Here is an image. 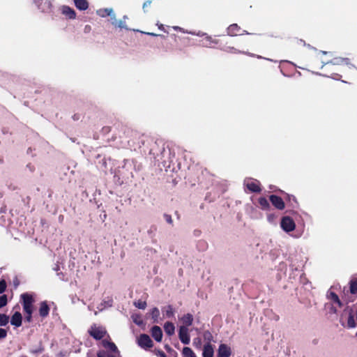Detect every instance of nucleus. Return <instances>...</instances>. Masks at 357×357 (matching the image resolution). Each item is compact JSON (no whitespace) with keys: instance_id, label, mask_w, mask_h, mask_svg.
<instances>
[{"instance_id":"36","label":"nucleus","mask_w":357,"mask_h":357,"mask_svg":"<svg viewBox=\"0 0 357 357\" xmlns=\"http://www.w3.org/2000/svg\"><path fill=\"white\" fill-rule=\"evenodd\" d=\"M6 282L4 280H0V294L3 293L6 289Z\"/></svg>"},{"instance_id":"33","label":"nucleus","mask_w":357,"mask_h":357,"mask_svg":"<svg viewBox=\"0 0 357 357\" xmlns=\"http://www.w3.org/2000/svg\"><path fill=\"white\" fill-rule=\"evenodd\" d=\"M134 305L139 309L144 310L147 304L146 301L138 300L134 303Z\"/></svg>"},{"instance_id":"2","label":"nucleus","mask_w":357,"mask_h":357,"mask_svg":"<svg viewBox=\"0 0 357 357\" xmlns=\"http://www.w3.org/2000/svg\"><path fill=\"white\" fill-rule=\"evenodd\" d=\"M88 333L95 340H100L105 336L107 331L102 326H97L96 324H93L89 329Z\"/></svg>"},{"instance_id":"19","label":"nucleus","mask_w":357,"mask_h":357,"mask_svg":"<svg viewBox=\"0 0 357 357\" xmlns=\"http://www.w3.org/2000/svg\"><path fill=\"white\" fill-rule=\"evenodd\" d=\"M181 321L183 324V326H185L188 328V326H190L192 324L193 322V316L190 313H188L185 315H183L181 318Z\"/></svg>"},{"instance_id":"10","label":"nucleus","mask_w":357,"mask_h":357,"mask_svg":"<svg viewBox=\"0 0 357 357\" xmlns=\"http://www.w3.org/2000/svg\"><path fill=\"white\" fill-rule=\"evenodd\" d=\"M62 15L69 20H74L76 18L77 14L74 9L68 6H63L61 8Z\"/></svg>"},{"instance_id":"41","label":"nucleus","mask_w":357,"mask_h":357,"mask_svg":"<svg viewBox=\"0 0 357 357\" xmlns=\"http://www.w3.org/2000/svg\"><path fill=\"white\" fill-rule=\"evenodd\" d=\"M164 218L165 219L167 222H168L169 224L172 225L173 223V220H172V216L170 215L164 214Z\"/></svg>"},{"instance_id":"18","label":"nucleus","mask_w":357,"mask_h":357,"mask_svg":"<svg viewBox=\"0 0 357 357\" xmlns=\"http://www.w3.org/2000/svg\"><path fill=\"white\" fill-rule=\"evenodd\" d=\"M75 7L79 10H86L89 8L87 0H74Z\"/></svg>"},{"instance_id":"21","label":"nucleus","mask_w":357,"mask_h":357,"mask_svg":"<svg viewBox=\"0 0 357 357\" xmlns=\"http://www.w3.org/2000/svg\"><path fill=\"white\" fill-rule=\"evenodd\" d=\"M240 29L241 28L237 24H232L227 28V33L231 36H236Z\"/></svg>"},{"instance_id":"35","label":"nucleus","mask_w":357,"mask_h":357,"mask_svg":"<svg viewBox=\"0 0 357 357\" xmlns=\"http://www.w3.org/2000/svg\"><path fill=\"white\" fill-rule=\"evenodd\" d=\"M8 303L7 296L3 294L0 296V308L6 305Z\"/></svg>"},{"instance_id":"11","label":"nucleus","mask_w":357,"mask_h":357,"mask_svg":"<svg viewBox=\"0 0 357 357\" xmlns=\"http://www.w3.org/2000/svg\"><path fill=\"white\" fill-rule=\"evenodd\" d=\"M231 354V351L229 347L227 344H221L218 350V357H229Z\"/></svg>"},{"instance_id":"25","label":"nucleus","mask_w":357,"mask_h":357,"mask_svg":"<svg viewBox=\"0 0 357 357\" xmlns=\"http://www.w3.org/2000/svg\"><path fill=\"white\" fill-rule=\"evenodd\" d=\"M259 206L262 210H268L270 208V204L265 197H259L258 199Z\"/></svg>"},{"instance_id":"5","label":"nucleus","mask_w":357,"mask_h":357,"mask_svg":"<svg viewBox=\"0 0 357 357\" xmlns=\"http://www.w3.org/2000/svg\"><path fill=\"white\" fill-rule=\"evenodd\" d=\"M137 343L139 347L144 349H149L153 346V341L146 334H141L138 338Z\"/></svg>"},{"instance_id":"4","label":"nucleus","mask_w":357,"mask_h":357,"mask_svg":"<svg viewBox=\"0 0 357 357\" xmlns=\"http://www.w3.org/2000/svg\"><path fill=\"white\" fill-rule=\"evenodd\" d=\"M281 227L284 231L289 232L295 229L296 225L291 218L289 216H284L281 220Z\"/></svg>"},{"instance_id":"32","label":"nucleus","mask_w":357,"mask_h":357,"mask_svg":"<svg viewBox=\"0 0 357 357\" xmlns=\"http://www.w3.org/2000/svg\"><path fill=\"white\" fill-rule=\"evenodd\" d=\"M9 317L5 314H0V326H4L8 324Z\"/></svg>"},{"instance_id":"24","label":"nucleus","mask_w":357,"mask_h":357,"mask_svg":"<svg viewBox=\"0 0 357 357\" xmlns=\"http://www.w3.org/2000/svg\"><path fill=\"white\" fill-rule=\"evenodd\" d=\"M51 7L52 3L48 0H45L38 4L39 9H40L43 12H48L51 10Z\"/></svg>"},{"instance_id":"22","label":"nucleus","mask_w":357,"mask_h":357,"mask_svg":"<svg viewBox=\"0 0 357 357\" xmlns=\"http://www.w3.org/2000/svg\"><path fill=\"white\" fill-rule=\"evenodd\" d=\"M285 200L287 203H289L290 204V206H291L292 207H296L298 205V203L297 202V199L295 197V196L292 195H289V194H287V193H285Z\"/></svg>"},{"instance_id":"48","label":"nucleus","mask_w":357,"mask_h":357,"mask_svg":"<svg viewBox=\"0 0 357 357\" xmlns=\"http://www.w3.org/2000/svg\"><path fill=\"white\" fill-rule=\"evenodd\" d=\"M73 119L75 120V121H77L79 119V116L78 114H75L73 116Z\"/></svg>"},{"instance_id":"51","label":"nucleus","mask_w":357,"mask_h":357,"mask_svg":"<svg viewBox=\"0 0 357 357\" xmlns=\"http://www.w3.org/2000/svg\"><path fill=\"white\" fill-rule=\"evenodd\" d=\"M317 342H318V340L315 339V340H313V343L314 344H317Z\"/></svg>"},{"instance_id":"28","label":"nucleus","mask_w":357,"mask_h":357,"mask_svg":"<svg viewBox=\"0 0 357 357\" xmlns=\"http://www.w3.org/2000/svg\"><path fill=\"white\" fill-rule=\"evenodd\" d=\"M113 12L112 8H104L100 9L97 11V13L99 16L102 17H105L107 16H109Z\"/></svg>"},{"instance_id":"12","label":"nucleus","mask_w":357,"mask_h":357,"mask_svg":"<svg viewBox=\"0 0 357 357\" xmlns=\"http://www.w3.org/2000/svg\"><path fill=\"white\" fill-rule=\"evenodd\" d=\"M223 50L227 52V53H229V54H245V55H248L250 56H255V54H252V53H250L248 52H246V51H243V50H240L234 47H231V46H227L225 47Z\"/></svg>"},{"instance_id":"29","label":"nucleus","mask_w":357,"mask_h":357,"mask_svg":"<svg viewBox=\"0 0 357 357\" xmlns=\"http://www.w3.org/2000/svg\"><path fill=\"white\" fill-rule=\"evenodd\" d=\"M356 326V321L354 320V317L351 312H349L348 320H347V327L349 328H353Z\"/></svg>"},{"instance_id":"37","label":"nucleus","mask_w":357,"mask_h":357,"mask_svg":"<svg viewBox=\"0 0 357 357\" xmlns=\"http://www.w3.org/2000/svg\"><path fill=\"white\" fill-rule=\"evenodd\" d=\"M32 313L33 310H29L28 312H24L25 314V320L28 322H31L32 321Z\"/></svg>"},{"instance_id":"54","label":"nucleus","mask_w":357,"mask_h":357,"mask_svg":"<svg viewBox=\"0 0 357 357\" xmlns=\"http://www.w3.org/2000/svg\"><path fill=\"white\" fill-rule=\"evenodd\" d=\"M356 337H357V331H356Z\"/></svg>"},{"instance_id":"20","label":"nucleus","mask_w":357,"mask_h":357,"mask_svg":"<svg viewBox=\"0 0 357 357\" xmlns=\"http://www.w3.org/2000/svg\"><path fill=\"white\" fill-rule=\"evenodd\" d=\"M102 344L105 348L109 349L111 351L116 353L119 352L118 348L116 344L110 341L103 340L102 341Z\"/></svg>"},{"instance_id":"15","label":"nucleus","mask_w":357,"mask_h":357,"mask_svg":"<svg viewBox=\"0 0 357 357\" xmlns=\"http://www.w3.org/2000/svg\"><path fill=\"white\" fill-rule=\"evenodd\" d=\"M326 296L328 300L332 301L333 303L337 304L339 307H342L343 306L342 302L336 293L333 291H328Z\"/></svg>"},{"instance_id":"38","label":"nucleus","mask_w":357,"mask_h":357,"mask_svg":"<svg viewBox=\"0 0 357 357\" xmlns=\"http://www.w3.org/2000/svg\"><path fill=\"white\" fill-rule=\"evenodd\" d=\"M7 336V331L6 330L0 328V340L4 339Z\"/></svg>"},{"instance_id":"39","label":"nucleus","mask_w":357,"mask_h":357,"mask_svg":"<svg viewBox=\"0 0 357 357\" xmlns=\"http://www.w3.org/2000/svg\"><path fill=\"white\" fill-rule=\"evenodd\" d=\"M152 1H153V0H146V1L143 3V6H142V8H143V10H144V12H146V8L147 7L150 6V5H151V3H152Z\"/></svg>"},{"instance_id":"46","label":"nucleus","mask_w":357,"mask_h":357,"mask_svg":"<svg viewBox=\"0 0 357 357\" xmlns=\"http://www.w3.org/2000/svg\"><path fill=\"white\" fill-rule=\"evenodd\" d=\"M157 355L160 357H167V355L165 354V352L161 350H158L157 351Z\"/></svg>"},{"instance_id":"45","label":"nucleus","mask_w":357,"mask_h":357,"mask_svg":"<svg viewBox=\"0 0 357 357\" xmlns=\"http://www.w3.org/2000/svg\"><path fill=\"white\" fill-rule=\"evenodd\" d=\"M157 26H158V29H159L160 30L163 31L164 32H167V33H168V32L166 31V29H165V26H164L162 24H158V23H157Z\"/></svg>"},{"instance_id":"30","label":"nucleus","mask_w":357,"mask_h":357,"mask_svg":"<svg viewBox=\"0 0 357 357\" xmlns=\"http://www.w3.org/2000/svg\"><path fill=\"white\" fill-rule=\"evenodd\" d=\"M204 340L206 342V344H211L213 341V336L209 331H206L203 333Z\"/></svg>"},{"instance_id":"23","label":"nucleus","mask_w":357,"mask_h":357,"mask_svg":"<svg viewBox=\"0 0 357 357\" xmlns=\"http://www.w3.org/2000/svg\"><path fill=\"white\" fill-rule=\"evenodd\" d=\"M164 330L167 335H172L175 332L174 325L172 322L167 321L164 325Z\"/></svg>"},{"instance_id":"13","label":"nucleus","mask_w":357,"mask_h":357,"mask_svg":"<svg viewBox=\"0 0 357 357\" xmlns=\"http://www.w3.org/2000/svg\"><path fill=\"white\" fill-rule=\"evenodd\" d=\"M151 333L152 337L154 338V340L156 342H161L162 338V329L159 326H153L151 330Z\"/></svg>"},{"instance_id":"9","label":"nucleus","mask_w":357,"mask_h":357,"mask_svg":"<svg viewBox=\"0 0 357 357\" xmlns=\"http://www.w3.org/2000/svg\"><path fill=\"white\" fill-rule=\"evenodd\" d=\"M350 59L349 58L343 57H335L330 61L326 63V66H341V65H349Z\"/></svg>"},{"instance_id":"26","label":"nucleus","mask_w":357,"mask_h":357,"mask_svg":"<svg viewBox=\"0 0 357 357\" xmlns=\"http://www.w3.org/2000/svg\"><path fill=\"white\" fill-rule=\"evenodd\" d=\"M349 292L351 294H357V278H354L350 280Z\"/></svg>"},{"instance_id":"31","label":"nucleus","mask_w":357,"mask_h":357,"mask_svg":"<svg viewBox=\"0 0 357 357\" xmlns=\"http://www.w3.org/2000/svg\"><path fill=\"white\" fill-rule=\"evenodd\" d=\"M153 322H158V319L160 317V311L158 307H153L151 312Z\"/></svg>"},{"instance_id":"14","label":"nucleus","mask_w":357,"mask_h":357,"mask_svg":"<svg viewBox=\"0 0 357 357\" xmlns=\"http://www.w3.org/2000/svg\"><path fill=\"white\" fill-rule=\"evenodd\" d=\"M50 307L47 303V301H43L40 303V307H39V315L42 317V318H46L48 315H49V313H50Z\"/></svg>"},{"instance_id":"43","label":"nucleus","mask_w":357,"mask_h":357,"mask_svg":"<svg viewBox=\"0 0 357 357\" xmlns=\"http://www.w3.org/2000/svg\"><path fill=\"white\" fill-rule=\"evenodd\" d=\"M110 131H111V127H109V126H104V127L102 128V132L103 134H107V133H109Z\"/></svg>"},{"instance_id":"53","label":"nucleus","mask_w":357,"mask_h":357,"mask_svg":"<svg viewBox=\"0 0 357 357\" xmlns=\"http://www.w3.org/2000/svg\"><path fill=\"white\" fill-rule=\"evenodd\" d=\"M333 311L335 313L337 312V310L335 308L333 309Z\"/></svg>"},{"instance_id":"1","label":"nucleus","mask_w":357,"mask_h":357,"mask_svg":"<svg viewBox=\"0 0 357 357\" xmlns=\"http://www.w3.org/2000/svg\"><path fill=\"white\" fill-rule=\"evenodd\" d=\"M142 33L148 36L160 37L163 40L162 45L166 51H182L184 47L190 45V40L189 37H181L176 34H171L169 36H167L162 34L145 31H142Z\"/></svg>"},{"instance_id":"17","label":"nucleus","mask_w":357,"mask_h":357,"mask_svg":"<svg viewBox=\"0 0 357 357\" xmlns=\"http://www.w3.org/2000/svg\"><path fill=\"white\" fill-rule=\"evenodd\" d=\"M214 349L211 344H205L203 348V357H213Z\"/></svg>"},{"instance_id":"6","label":"nucleus","mask_w":357,"mask_h":357,"mask_svg":"<svg viewBox=\"0 0 357 357\" xmlns=\"http://www.w3.org/2000/svg\"><path fill=\"white\" fill-rule=\"evenodd\" d=\"M269 200L273 204V206L278 210H283L285 207L284 202L280 197L278 195H270Z\"/></svg>"},{"instance_id":"27","label":"nucleus","mask_w":357,"mask_h":357,"mask_svg":"<svg viewBox=\"0 0 357 357\" xmlns=\"http://www.w3.org/2000/svg\"><path fill=\"white\" fill-rule=\"evenodd\" d=\"M182 354L183 357H197L192 349L188 347H183Z\"/></svg>"},{"instance_id":"47","label":"nucleus","mask_w":357,"mask_h":357,"mask_svg":"<svg viewBox=\"0 0 357 357\" xmlns=\"http://www.w3.org/2000/svg\"><path fill=\"white\" fill-rule=\"evenodd\" d=\"M91 31V26L90 25H86L84 27V32H89Z\"/></svg>"},{"instance_id":"44","label":"nucleus","mask_w":357,"mask_h":357,"mask_svg":"<svg viewBox=\"0 0 357 357\" xmlns=\"http://www.w3.org/2000/svg\"><path fill=\"white\" fill-rule=\"evenodd\" d=\"M206 39L209 41L211 43L218 44L217 40H213V38L211 36L206 37Z\"/></svg>"},{"instance_id":"16","label":"nucleus","mask_w":357,"mask_h":357,"mask_svg":"<svg viewBox=\"0 0 357 357\" xmlns=\"http://www.w3.org/2000/svg\"><path fill=\"white\" fill-rule=\"evenodd\" d=\"M22 317L20 312H15L10 319V323L15 327H20L22 325Z\"/></svg>"},{"instance_id":"50","label":"nucleus","mask_w":357,"mask_h":357,"mask_svg":"<svg viewBox=\"0 0 357 357\" xmlns=\"http://www.w3.org/2000/svg\"><path fill=\"white\" fill-rule=\"evenodd\" d=\"M43 351V349L40 348L38 350L34 351L33 353H41Z\"/></svg>"},{"instance_id":"8","label":"nucleus","mask_w":357,"mask_h":357,"mask_svg":"<svg viewBox=\"0 0 357 357\" xmlns=\"http://www.w3.org/2000/svg\"><path fill=\"white\" fill-rule=\"evenodd\" d=\"M178 337L182 343L188 344L190 341L188 328L185 326H181L178 331Z\"/></svg>"},{"instance_id":"3","label":"nucleus","mask_w":357,"mask_h":357,"mask_svg":"<svg viewBox=\"0 0 357 357\" xmlns=\"http://www.w3.org/2000/svg\"><path fill=\"white\" fill-rule=\"evenodd\" d=\"M21 298L22 300L24 312H28L29 310H33V303H34V299L32 295L25 293L21 295Z\"/></svg>"},{"instance_id":"7","label":"nucleus","mask_w":357,"mask_h":357,"mask_svg":"<svg viewBox=\"0 0 357 357\" xmlns=\"http://www.w3.org/2000/svg\"><path fill=\"white\" fill-rule=\"evenodd\" d=\"M247 189L251 192L259 193L261 191L260 183L257 180L250 179L245 183Z\"/></svg>"},{"instance_id":"42","label":"nucleus","mask_w":357,"mask_h":357,"mask_svg":"<svg viewBox=\"0 0 357 357\" xmlns=\"http://www.w3.org/2000/svg\"><path fill=\"white\" fill-rule=\"evenodd\" d=\"M331 77H332L334 79L340 80L342 77V75L338 73H332L331 75Z\"/></svg>"},{"instance_id":"34","label":"nucleus","mask_w":357,"mask_h":357,"mask_svg":"<svg viewBox=\"0 0 357 357\" xmlns=\"http://www.w3.org/2000/svg\"><path fill=\"white\" fill-rule=\"evenodd\" d=\"M164 314L167 317H172L174 316V310L172 305H168L164 310Z\"/></svg>"},{"instance_id":"49","label":"nucleus","mask_w":357,"mask_h":357,"mask_svg":"<svg viewBox=\"0 0 357 357\" xmlns=\"http://www.w3.org/2000/svg\"><path fill=\"white\" fill-rule=\"evenodd\" d=\"M173 29L174 30H178V31H182L183 30V29L179 27V26H173Z\"/></svg>"},{"instance_id":"40","label":"nucleus","mask_w":357,"mask_h":357,"mask_svg":"<svg viewBox=\"0 0 357 357\" xmlns=\"http://www.w3.org/2000/svg\"><path fill=\"white\" fill-rule=\"evenodd\" d=\"M193 344H194L197 348H200V347H201V345H202L201 340H200L199 338H195V339L194 340Z\"/></svg>"},{"instance_id":"52","label":"nucleus","mask_w":357,"mask_h":357,"mask_svg":"<svg viewBox=\"0 0 357 357\" xmlns=\"http://www.w3.org/2000/svg\"><path fill=\"white\" fill-rule=\"evenodd\" d=\"M165 348H166L167 349H170V347H169V346H167V345H166V346H165Z\"/></svg>"}]
</instances>
